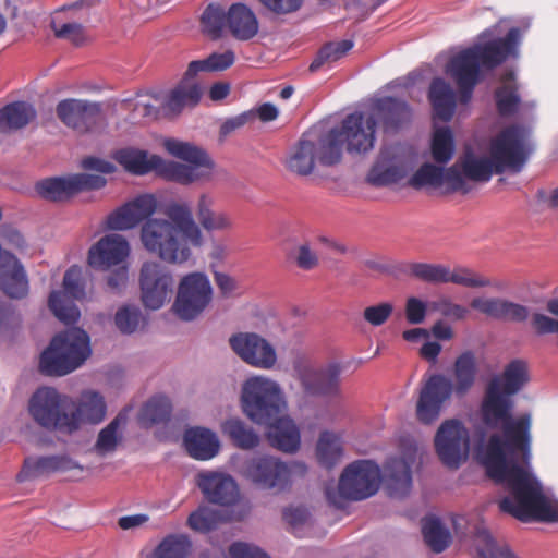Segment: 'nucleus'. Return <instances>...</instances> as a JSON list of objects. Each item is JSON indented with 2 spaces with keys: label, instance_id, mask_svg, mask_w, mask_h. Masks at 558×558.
Wrapping results in <instances>:
<instances>
[{
  "label": "nucleus",
  "instance_id": "obj_1",
  "mask_svg": "<svg viewBox=\"0 0 558 558\" xmlns=\"http://www.w3.org/2000/svg\"><path fill=\"white\" fill-rule=\"evenodd\" d=\"M527 380L526 362L513 360L489 381L481 407L482 420L487 428L498 432L478 447L476 456L487 475L510 492L499 501L500 511L522 522H558V504L545 496L531 470V415H512V396Z\"/></svg>",
  "mask_w": 558,
  "mask_h": 558
},
{
  "label": "nucleus",
  "instance_id": "obj_2",
  "mask_svg": "<svg viewBox=\"0 0 558 558\" xmlns=\"http://www.w3.org/2000/svg\"><path fill=\"white\" fill-rule=\"evenodd\" d=\"M165 215L166 218H150L142 225V244L168 264H184L192 257V247L204 244L203 231L187 203H169Z\"/></svg>",
  "mask_w": 558,
  "mask_h": 558
},
{
  "label": "nucleus",
  "instance_id": "obj_3",
  "mask_svg": "<svg viewBox=\"0 0 558 558\" xmlns=\"http://www.w3.org/2000/svg\"><path fill=\"white\" fill-rule=\"evenodd\" d=\"M532 150L530 130L522 125H510L492 138L489 157L466 153L452 167H457L465 183L468 180L487 182L494 173L500 174L506 170L520 172Z\"/></svg>",
  "mask_w": 558,
  "mask_h": 558
},
{
  "label": "nucleus",
  "instance_id": "obj_4",
  "mask_svg": "<svg viewBox=\"0 0 558 558\" xmlns=\"http://www.w3.org/2000/svg\"><path fill=\"white\" fill-rule=\"evenodd\" d=\"M519 39L520 29L513 27L505 38L475 44L450 59L446 66V73L459 87L461 102L470 101L473 89L480 81L481 70H493L501 64L515 48Z\"/></svg>",
  "mask_w": 558,
  "mask_h": 558
},
{
  "label": "nucleus",
  "instance_id": "obj_5",
  "mask_svg": "<svg viewBox=\"0 0 558 558\" xmlns=\"http://www.w3.org/2000/svg\"><path fill=\"white\" fill-rule=\"evenodd\" d=\"M476 359L472 351L461 353L453 365L454 383L441 374H434L423 384L416 402V417L423 424L436 422L452 392L466 393L475 383Z\"/></svg>",
  "mask_w": 558,
  "mask_h": 558
},
{
  "label": "nucleus",
  "instance_id": "obj_6",
  "mask_svg": "<svg viewBox=\"0 0 558 558\" xmlns=\"http://www.w3.org/2000/svg\"><path fill=\"white\" fill-rule=\"evenodd\" d=\"M165 147L170 155L186 162L166 161L154 156L155 170L166 180L189 185L211 177L214 162L202 148L173 138L166 140Z\"/></svg>",
  "mask_w": 558,
  "mask_h": 558
},
{
  "label": "nucleus",
  "instance_id": "obj_7",
  "mask_svg": "<svg viewBox=\"0 0 558 558\" xmlns=\"http://www.w3.org/2000/svg\"><path fill=\"white\" fill-rule=\"evenodd\" d=\"M89 337L81 328L57 335L41 353L39 369L48 376H64L78 368L90 355Z\"/></svg>",
  "mask_w": 558,
  "mask_h": 558
},
{
  "label": "nucleus",
  "instance_id": "obj_8",
  "mask_svg": "<svg viewBox=\"0 0 558 558\" xmlns=\"http://www.w3.org/2000/svg\"><path fill=\"white\" fill-rule=\"evenodd\" d=\"M241 403L244 414L258 425L272 423L287 410L280 385L265 376H253L244 381Z\"/></svg>",
  "mask_w": 558,
  "mask_h": 558
},
{
  "label": "nucleus",
  "instance_id": "obj_9",
  "mask_svg": "<svg viewBox=\"0 0 558 558\" xmlns=\"http://www.w3.org/2000/svg\"><path fill=\"white\" fill-rule=\"evenodd\" d=\"M341 161V145L336 132H328L317 140L304 135L290 150L287 169L298 175L311 174L317 162L323 166H335Z\"/></svg>",
  "mask_w": 558,
  "mask_h": 558
},
{
  "label": "nucleus",
  "instance_id": "obj_10",
  "mask_svg": "<svg viewBox=\"0 0 558 558\" xmlns=\"http://www.w3.org/2000/svg\"><path fill=\"white\" fill-rule=\"evenodd\" d=\"M307 466L303 462H282L271 456H256L245 460L239 473L250 483L263 489H284L296 477L306 474Z\"/></svg>",
  "mask_w": 558,
  "mask_h": 558
},
{
  "label": "nucleus",
  "instance_id": "obj_11",
  "mask_svg": "<svg viewBox=\"0 0 558 558\" xmlns=\"http://www.w3.org/2000/svg\"><path fill=\"white\" fill-rule=\"evenodd\" d=\"M380 481L377 464L368 460L355 461L344 469L337 490L326 488V497L331 505L341 508L344 500H362L375 495Z\"/></svg>",
  "mask_w": 558,
  "mask_h": 558
},
{
  "label": "nucleus",
  "instance_id": "obj_12",
  "mask_svg": "<svg viewBox=\"0 0 558 558\" xmlns=\"http://www.w3.org/2000/svg\"><path fill=\"white\" fill-rule=\"evenodd\" d=\"M72 400L52 387L37 389L29 399L28 410L34 421L48 430L72 434L74 418L70 417Z\"/></svg>",
  "mask_w": 558,
  "mask_h": 558
},
{
  "label": "nucleus",
  "instance_id": "obj_13",
  "mask_svg": "<svg viewBox=\"0 0 558 558\" xmlns=\"http://www.w3.org/2000/svg\"><path fill=\"white\" fill-rule=\"evenodd\" d=\"M213 288L208 277L203 272L185 275L179 286L173 311L183 320H193L209 305Z\"/></svg>",
  "mask_w": 558,
  "mask_h": 558
},
{
  "label": "nucleus",
  "instance_id": "obj_14",
  "mask_svg": "<svg viewBox=\"0 0 558 558\" xmlns=\"http://www.w3.org/2000/svg\"><path fill=\"white\" fill-rule=\"evenodd\" d=\"M57 117L77 133H100L107 125V118L99 102L82 99H64L57 105Z\"/></svg>",
  "mask_w": 558,
  "mask_h": 558
},
{
  "label": "nucleus",
  "instance_id": "obj_15",
  "mask_svg": "<svg viewBox=\"0 0 558 558\" xmlns=\"http://www.w3.org/2000/svg\"><path fill=\"white\" fill-rule=\"evenodd\" d=\"M435 449L449 469H458L469 457L470 435L465 426L458 420H446L435 435Z\"/></svg>",
  "mask_w": 558,
  "mask_h": 558
},
{
  "label": "nucleus",
  "instance_id": "obj_16",
  "mask_svg": "<svg viewBox=\"0 0 558 558\" xmlns=\"http://www.w3.org/2000/svg\"><path fill=\"white\" fill-rule=\"evenodd\" d=\"M295 378L310 397H336L340 391L341 366L330 363L315 367L307 361L299 360L293 364Z\"/></svg>",
  "mask_w": 558,
  "mask_h": 558
},
{
  "label": "nucleus",
  "instance_id": "obj_17",
  "mask_svg": "<svg viewBox=\"0 0 558 558\" xmlns=\"http://www.w3.org/2000/svg\"><path fill=\"white\" fill-rule=\"evenodd\" d=\"M171 271L158 262H146L140 272L141 300L145 307L159 310L173 293Z\"/></svg>",
  "mask_w": 558,
  "mask_h": 558
},
{
  "label": "nucleus",
  "instance_id": "obj_18",
  "mask_svg": "<svg viewBox=\"0 0 558 558\" xmlns=\"http://www.w3.org/2000/svg\"><path fill=\"white\" fill-rule=\"evenodd\" d=\"M376 125V117L371 112L355 111L343 119L340 129L329 132L338 134L341 147L345 143L348 153L366 154L374 148Z\"/></svg>",
  "mask_w": 558,
  "mask_h": 558
},
{
  "label": "nucleus",
  "instance_id": "obj_19",
  "mask_svg": "<svg viewBox=\"0 0 558 558\" xmlns=\"http://www.w3.org/2000/svg\"><path fill=\"white\" fill-rule=\"evenodd\" d=\"M232 351L247 365L269 371L278 362L275 345L256 332H238L229 338Z\"/></svg>",
  "mask_w": 558,
  "mask_h": 558
},
{
  "label": "nucleus",
  "instance_id": "obj_20",
  "mask_svg": "<svg viewBox=\"0 0 558 558\" xmlns=\"http://www.w3.org/2000/svg\"><path fill=\"white\" fill-rule=\"evenodd\" d=\"M84 298L82 269L78 266H72L64 274L63 290L51 292L49 307L59 320L71 325L76 323L81 316L74 301Z\"/></svg>",
  "mask_w": 558,
  "mask_h": 558
},
{
  "label": "nucleus",
  "instance_id": "obj_21",
  "mask_svg": "<svg viewBox=\"0 0 558 558\" xmlns=\"http://www.w3.org/2000/svg\"><path fill=\"white\" fill-rule=\"evenodd\" d=\"M409 184L414 189L444 187L447 192L462 193H468L471 189L466 185L457 167L444 169L432 163H425L420 167L410 178Z\"/></svg>",
  "mask_w": 558,
  "mask_h": 558
},
{
  "label": "nucleus",
  "instance_id": "obj_22",
  "mask_svg": "<svg viewBox=\"0 0 558 558\" xmlns=\"http://www.w3.org/2000/svg\"><path fill=\"white\" fill-rule=\"evenodd\" d=\"M156 209L157 201L153 195H140L111 213L107 218V226L112 230H129L153 218Z\"/></svg>",
  "mask_w": 558,
  "mask_h": 558
},
{
  "label": "nucleus",
  "instance_id": "obj_23",
  "mask_svg": "<svg viewBox=\"0 0 558 558\" xmlns=\"http://www.w3.org/2000/svg\"><path fill=\"white\" fill-rule=\"evenodd\" d=\"M417 448H408L402 457L391 458L385 466L386 488L391 497L402 498L412 488L411 468L416 461Z\"/></svg>",
  "mask_w": 558,
  "mask_h": 558
},
{
  "label": "nucleus",
  "instance_id": "obj_24",
  "mask_svg": "<svg viewBox=\"0 0 558 558\" xmlns=\"http://www.w3.org/2000/svg\"><path fill=\"white\" fill-rule=\"evenodd\" d=\"M129 254L130 245L124 236L112 233L90 246L87 260L90 267L107 270L124 262Z\"/></svg>",
  "mask_w": 558,
  "mask_h": 558
},
{
  "label": "nucleus",
  "instance_id": "obj_25",
  "mask_svg": "<svg viewBox=\"0 0 558 558\" xmlns=\"http://www.w3.org/2000/svg\"><path fill=\"white\" fill-rule=\"evenodd\" d=\"M198 487L211 504L232 506L240 499V490L234 478L220 472H206L198 475Z\"/></svg>",
  "mask_w": 558,
  "mask_h": 558
},
{
  "label": "nucleus",
  "instance_id": "obj_26",
  "mask_svg": "<svg viewBox=\"0 0 558 558\" xmlns=\"http://www.w3.org/2000/svg\"><path fill=\"white\" fill-rule=\"evenodd\" d=\"M72 470L82 472L83 466L69 454L28 457L17 474V480L23 482L28 478L47 476L52 473H65Z\"/></svg>",
  "mask_w": 558,
  "mask_h": 558
},
{
  "label": "nucleus",
  "instance_id": "obj_27",
  "mask_svg": "<svg viewBox=\"0 0 558 558\" xmlns=\"http://www.w3.org/2000/svg\"><path fill=\"white\" fill-rule=\"evenodd\" d=\"M201 71H209L207 59L192 61L185 73L184 80L170 93L163 108L169 112H179L185 106H194L201 98V89L190 78L194 77Z\"/></svg>",
  "mask_w": 558,
  "mask_h": 558
},
{
  "label": "nucleus",
  "instance_id": "obj_28",
  "mask_svg": "<svg viewBox=\"0 0 558 558\" xmlns=\"http://www.w3.org/2000/svg\"><path fill=\"white\" fill-rule=\"evenodd\" d=\"M184 446L189 454L197 460H209L220 449L217 435L204 427L189 428L184 434Z\"/></svg>",
  "mask_w": 558,
  "mask_h": 558
},
{
  "label": "nucleus",
  "instance_id": "obj_29",
  "mask_svg": "<svg viewBox=\"0 0 558 558\" xmlns=\"http://www.w3.org/2000/svg\"><path fill=\"white\" fill-rule=\"evenodd\" d=\"M215 197L210 193L199 194L196 203V216L199 228L207 232L226 231L233 227L231 216L222 210H214Z\"/></svg>",
  "mask_w": 558,
  "mask_h": 558
},
{
  "label": "nucleus",
  "instance_id": "obj_30",
  "mask_svg": "<svg viewBox=\"0 0 558 558\" xmlns=\"http://www.w3.org/2000/svg\"><path fill=\"white\" fill-rule=\"evenodd\" d=\"M268 426L267 438L269 444L283 452H294L301 444L300 432L296 425L288 416L279 415Z\"/></svg>",
  "mask_w": 558,
  "mask_h": 558
},
{
  "label": "nucleus",
  "instance_id": "obj_31",
  "mask_svg": "<svg viewBox=\"0 0 558 558\" xmlns=\"http://www.w3.org/2000/svg\"><path fill=\"white\" fill-rule=\"evenodd\" d=\"M226 15L227 26L234 38L248 40L258 33V20L247 5L233 3L226 12Z\"/></svg>",
  "mask_w": 558,
  "mask_h": 558
},
{
  "label": "nucleus",
  "instance_id": "obj_32",
  "mask_svg": "<svg viewBox=\"0 0 558 558\" xmlns=\"http://www.w3.org/2000/svg\"><path fill=\"white\" fill-rule=\"evenodd\" d=\"M404 175L405 167L385 148L369 170L367 181L374 186H385L398 182Z\"/></svg>",
  "mask_w": 558,
  "mask_h": 558
},
{
  "label": "nucleus",
  "instance_id": "obj_33",
  "mask_svg": "<svg viewBox=\"0 0 558 558\" xmlns=\"http://www.w3.org/2000/svg\"><path fill=\"white\" fill-rule=\"evenodd\" d=\"M106 416V402L98 392L84 391L74 410L70 411V417L74 418L75 430L84 423L97 424Z\"/></svg>",
  "mask_w": 558,
  "mask_h": 558
},
{
  "label": "nucleus",
  "instance_id": "obj_34",
  "mask_svg": "<svg viewBox=\"0 0 558 558\" xmlns=\"http://www.w3.org/2000/svg\"><path fill=\"white\" fill-rule=\"evenodd\" d=\"M0 290L11 299L21 300L27 296L29 282L24 267L14 255V262L0 268Z\"/></svg>",
  "mask_w": 558,
  "mask_h": 558
},
{
  "label": "nucleus",
  "instance_id": "obj_35",
  "mask_svg": "<svg viewBox=\"0 0 558 558\" xmlns=\"http://www.w3.org/2000/svg\"><path fill=\"white\" fill-rule=\"evenodd\" d=\"M371 114L376 117L377 124L381 122L388 130L407 121L410 118V108L404 101L384 97L374 102Z\"/></svg>",
  "mask_w": 558,
  "mask_h": 558
},
{
  "label": "nucleus",
  "instance_id": "obj_36",
  "mask_svg": "<svg viewBox=\"0 0 558 558\" xmlns=\"http://www.w3.org/2000/svg\"><path fill=\"white\" fill-rule=\"evenodd\" d=\"M428 97L435 118L448 122L456 109V94L451 86L442 78H434L429 87Z\"/></svg>",
  "mask_w": 558,
  "mask_h": 558
},
{
  "label": "nucleus",
  "instance_id": "obj_37",
  "mask_svg": "<svg viewBox=\"0 0 558 558\" xmlns=\"http://www.w3.org/2000/svg\"><path fill=\"white\" fill-rule=\"evenodd\" d=\"M36 118L35 108L25 101H16L0 109V133L26 126Z\"/></svg>",
  "mask_w": 558,
  "mask_h": 558
},
{
  "label": "nucleus",
  "instance_id": "obj_38",
  "mask_svg": "<svg viewBox=\"0 0 558 558\" xmlns=\"http://www.w3.org/2000/svg\"><path fill=\"white\" fill-rule=\"evenodd\" d=\"M221 432L233 445L243 450H252L259 445V436L242 420L231 417L221 424Z\"/></svg>",
  "mask_w": 558,
  "mask_h": 558
},
{
  "label": "nucleus",
  "instance_id": "obj_39",
  "mask_svg": "<svg viewBox=\"0 0 558 558\" xmlns=\"http://www.w3.org/2000/svg\"><path fill=\"white\" fill-rule=\"evenodd\" d=\"M126 424V415L120 413L105 428H102L94 445V451L105 457L116 451L122 440V429Z\"/></svg>",
  "mask_w": 558,
  "mask_h": 558
},
{
  "label": "nucleus",
  "instance_id": "obj_40",
  "mask_svg": "<svg viewBox=\"0 0 558 558\" xmlns=\"http://www.w3.org/2000/svg\"><path fill=\"white\" fill-rule=\"evenodd\" d=\"M154 156L138 149L123 148L113 154L114 160L120 163L126 171L134 174H145L156 169Z\"/></svg>",
  "mask_w": 558,
  "mask_h": 558
},
{
  "label": "nucleus",
  "instance_id": "obj_41",
  "mask_svg": "<svg viewBox=\"0 0 558 558\" xmlns=\"http://www.w3.org/2000/svg\"><path fill=\"white\" fill-rule=\"evenodd\" d=\"M422 533L425 543L434 553H442L451 543L449 530L436 517L423 519Z\"/></svg>",
  "mask_w": 558,
  "mask_h": 558
},
{
  "label": "nucleus",
  "instance_id": "obj_42",
  "mask_svg": "<svg viewBox=\"0 0 558 558\" xmlns=\"http://www.w3.org/2000/svg\"><path fill=\"white\" fill-rule=\"evenodd\" d=\"M36 191L45 199L62 201L75 194L73 177L49 178L36 184Z\"/></svg>",
  "mask_w": 558,
  "mask_h": 558
},
{
  "label": "nucleus",
  "instance_id": "obj_43",
  "mask_svg": "<svg viewBox=\"0 0 558 558\" xmlns=\"http://www.w3.org/2000/svg\"><path fill=\"white\" fill-rule=\"evenodd\" d=\"M502 86L496 90V105L498 112L506 117L513 114L520 104L517 87L513 84L514 73L508 72L502 78Z\"/></svg>",
  "mask_w": 558,
  "mask_h": 558
},
{
  "label": "nucleus",
  "instance_id": "obj_44",
  "mask_svg": "<svg viewBox=\"0 0 558 558\" xmlns=\"http://www.w3.org/2000/svg\"><path fill=\"white\" fill-rule=\"evenodd\" d=\"M316 454L323 466L332 468L342 454L340 437L330 432L322 433L317 442Z\"/></svg>",
  "mask_w": 558,
  "mask_h": 558
},
{
  "label": "nucleus",
  "instance_id": "obj_45",
  "mask_svg": "<svg viewBox=\"0 0 558 558\" xmlns=\"http://www.w3.org/2000/svg\"><path fill=\"white\" fill-rule=\"evenodd\" d=\"M171 403L165 396H156L143 407L140 421L145 427L166 422L170 417Z\"/></svg>",
  "mask_w": 558,
  "mask_h": 558
},
{
  "label": "nucleus",
  "instance_id": "obj_46",
  "mask_svg": "<svg viewBox=\"0 0 558 558\" xmlns=\"http://www.w3.org/2000/svg\"><path fill=\"white\" fill-rule=\"evenodd\" d=\"M202 31L211 39H218L227 26L225 10L218 4H209L201 16Z\"/></svg>",
  "mask_w": 558,
  "mask_h": 558
},
{
  "label": "nucleus",
  "instance_id": "obj_47",
  "mask_svg": "<svg viewBox=\"0 0 558 558\" xmlns=\"http://www.w3.org/2000/svg\"><path fill=\"white\" fill-rule=\"evenodd\" d=\"M474 545L478 558H515L508 548H497L490 534L484 526L476 529Z\"/></svg>",
  "mask_w": 558,
  "mask_h": 558
},
{
  "label": "nucleus",
  "instance_id": "obj_48",
  "mask_svg": "<svg viewBox=\"0 0 558 558\" xmlns=\"http://www.w3.org/2000/svg\"><path fill=\"white\" fill-rule=\"evenodd\" d=\"M353 48V41L349 39L332 41L326 44L317 53L316 58L310 65V71H317L323 64L335 62L342 58L348 51Z\"/></svg>",
  "mask_w": 558,
  "mask_h": 558
},
{
  "label": "nucleus",
  "instance_id": "obj_49",
  "mask_svg": "<svg viewBox=\"0 0 558 558\" xmlns=\"http://www.w3.org/2000/svg\"><path fill=\"white\" fill-rule=\"evenodd\" d=\"M191 548L189 538L184 535H169L158 545L155 558H186Z\"/></svg>",
  "mask_w": 558,
  "mask_h": 558
},
{
  "label": "nucleus",
  "instance_id": "obj_50",
  "mask_svg": "<svg viewBox=\"0 0 558 558\" xmlns=\"http://www.w3.org/2000/svg\"><path fill=\"white\" fill-rule=\"evenodd\" d=\"M409 274L430 283H448L449 267L440 264L414 263L409 266Z\"/></svg>",
  "mask_w": 558,
  "mask_h": 558
},
{
  "label": "nucleus",
  "instance_id": "obj_51",
  "mask_svg": "<svg viewBox=\"0 0 558 558\" xmlns=\"http://www.w3.org/2000/svg\"><path fill=\"white\" fill-rule=\"evenodd\" d=\"M453 136L449 128L436 129L432 142L433 158L440 163L448 162L453 155Z\"/></svg>",
  "mask_w": 558,
  "mask_h": 558
},
{
  "label": "nucleus",
  "instance_id": "obj_52",
  "mask_svg": "<svg viewBox=\"0 0 558 558\" xmlns=\"http://www.w3.org/2000/svg\"><path fill=\"white\" fill-rule=\"evenodd\" d=\"M448 282L466 288H484L492 284L488 278L463 267H449Z\"/></svg>",
  "mask_w": 558,
  "mask_h": 558
},
{
  "label": "nucleus",
  "instance_id": "obj_53",
  "mask_svg": "<svg viewBox=\"0 0 558 558\" xmlns=\"http://www.w3.org/2000/svg\"><path fill=\"white\" fill-rule=\"evenodd\" d=\"M144 318L138 307L128 305L121 307L114 316L117 328L125 335L135 332L142 325Z\"/></svg>",
  "mask_w": 558,
  "mask_h": 558
},
{
  "label": "nucleus",
  "instance_id": "obj_54",
  "mask_svg": "<svg viewBox=\"0 0 558 558\" xmlns=\"http://www.w3.org/2000/svg\"><path fill=\"white\" fill-rule=\"evenodd\" d=\"M429 310L439 313L441 316L451 320H463L469 315V310L458 303H454L449 296L442 295L428 303Z\"/></svg>",
  "mask_w": 558,
  "mask_h": 558
},
{
  "label": "nucleus",
  "instance_id": "obj_55",
  "mask_svg": "<svg viewBox=\"0 0 558 558\" xmlns=\"http://www.w3.org/2000/svg\"><path fill=\"white\" fill-rule=\"evenodd\" d=\"M393 312V305L389 302H381L367 306L363 311V318L373 327L384 325Z\"/></svg>",
  "mask_w": 558,
  "mask_h": 558
},
{
  "label": "nucleus",
  "instance_id": "obj_56",
  "mask_svg": "<svg viewBox=\"0 0 558 558\" xmlns=\"http://www.w3.org/2000/svg\"><path fill=\"white\" fill-rule=\"evenodd\" d=\"M187 524L194 531L208 532L216 524V514L209 508L201 507L190 514Z\"/></svg>",
  "mask_w": 558,
  "mask_h": 558
},
{
  "label": "nucleus",
  "instance_id": "obj_57",
  "mask_svg": "<svg viewBox=\"0 0 558 558\" xmlns=\"http://www.w3.org/2000/svg\"><path fill=\"white\" fill-rule=\"evenodd\" d=\"M51 28L53 29L56 37L66 39L76 46L83 44L86 39L85 29L83 25L78 23H65L62 25H57L54 22H52Z\"/></svg>",
  "mask_w": 558,
  "mask_h": 558
},
{
  "label": "nucleus",
  "instance_id": "obj_58",
  "mask_svg": "<svg viewBox=\"0 0 558 558\" xmlns=\"http://www.w3.org/2000/svg\"><path fill=\"white\" fill-rule=\"evenodd\" d=\"M505 299L500 298H474L471 301V307L492 317L500 319Z\"/></svg>",
  "mask_w": 558,
  "mask_h": 558
},
{
  "label": "nucleus",
  "instance_id": "obj_59",
  "mask_svg": "<svg viewBox=\"0 0 558 558\" xmlns=\"http://www.w3.org/2000/svg\"><path fill=\"white\" fill-rule=\"evenodd\" d=\"M21 317L15 307L8 302L0 303V330L2 333H9L20 326Z\"/></svg>",
  "mask_w": 558,
  "mask_h": 558
},
{
  "label": "nucleus",
  "instance_id": "obj_60",
  "mask_svg": "<svg viewBox=\"0 0 558 558\" xmlns=\"http://www.w3.org/2000/svg\"><path fill=\"white\" fill-rule=\"evenodd\" d=\"M283 519L296 532L310 523L311 514L304 507H290L284 509Z\"/></svg>",
  "mask_w": 558,
  "mask_h": 558
},
{
  "label": "nucleus",
  "instance_id": "obj_61",
  "mask_svg": "<svg viewBox=\"0 0 558 558\" xmlns=\"http://www.w3.org/2000/svg\"><path fill=\"white\" fill-rule=\"evenodd\" d=\"M294 260L301 269L311 270L318 265V255L313 251L308 243L299 245L294 253Z\"/></svg>",
  "mask_w": 558,
  "mask_h": 558
},
{
  "label": "nucleus",
  "instance_id": "obj_62",
  "mask_svg": "<svg viewBox=\"0 0 558 558\" xmlns=\"http://www.w3.org/2000/svg\"><path fill=\"white\" fill-rule=\"evenodd\" d=\"M429 308L428 303L417 298H409L405 304V317L409 323L417 325L424 322L426 311Z\"/></svg>",
  "mask_w": 558,
  "mask_h": 558
},
{
  "label": "nucleus",
  "instance_id": "obj_63",
  "mask_svg": "<svg viewBox=\"0 0 558 558\" xmlns=\"http://www.w3.org/2000/svg\"><path fill=\"white\" fill-rule=\"evenodd\" d=\"M72 177L74 182L75 194L85 190H99L104 187L107 183L104 177L97 174L78 173L73 174Z\"/></svg>",
  "mask_w": 558,
  "mask_h": 558
},
{
  "label": "nucleus",
  "instance_id": "obj_64",
  "mask_svg": "<svg viewBox=\"0 0 558 558\" xmlns=\"http://www.w3.org/2000/svg\"><path fill=\"white\" fill-rule=\"evenodd\" d=\"M229 554L231 558H270L258 547L245 543H234L230 546Z\"/></svg>",
  "mask_w": 558,
  "mask_h": 558
}]
</instances>
